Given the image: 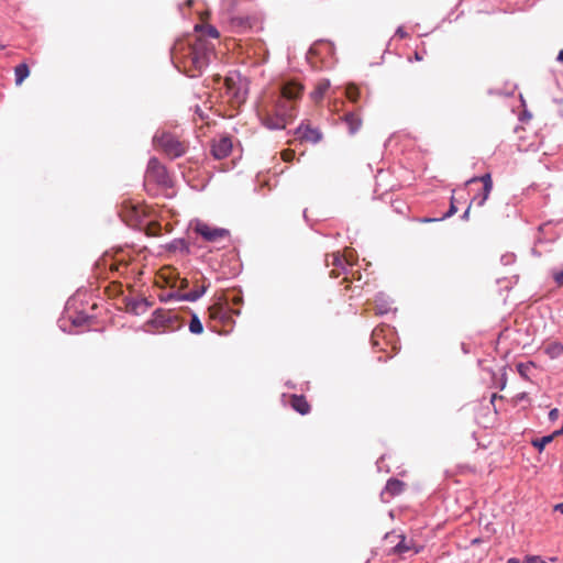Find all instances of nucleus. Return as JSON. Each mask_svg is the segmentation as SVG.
Returning a JSON list of instances; mask_svg holds the SVG:
<instances>
[{
  "instance_id": "1",
  "label": "nucleus",
  "mask_w": 563,
  "mask_h": 563,
  "mask_svg": "<svg viewBox=\"0 0 563 563\" xmlns=\"http://www.w3.org/2000/svg\"><path fill=\"white\" fill-rule=\"evenodd\" d=\"M303 85L290 80L279 87V91L265 98L257 107L261 123L268 130H285L298 114Z\"/></svg>"
},
{
  "instance_id": "2",
  "label": "nucleus",
  "mask_w": 563,
  "mask_h": 563,
  "mask_svg": "<svg viewBox=\"0 0 563 563\" xmlns=\"http://www.w3.org/2000/svg\"><path fill=\"white\" fill-rule=\"evenodd\" d=\"M181 52L183 59L178 60V71L184 70L189 77L198 76L202 68L209 63L211 52L208 49L203 41H196L194 44H181L178 52Z\"/></svg>"
},
{
  "instance_id": "3",
  "label": "nucleus",
  "mask_w": 563,
  "mask_h": 563,
  "mask_svg": "<svg viewBox=\"0 0 563 563\" xmlns=\"http://www.w3.org/2000/svg\"><path fill=\"white\" fill-rule=\"evenodd\" d=\"M144 185L146 187L155 185L162 190H167L173 188V179L165 166L156 158H151L144 176Z\"/></svg>"
},
{
  "instance_id": "4",
  "label": "nucleus",
  "mask_w": 563,
  "mask_h": 563,
  "mask_svg": "<svg viewBox=\"0 0 563 563\" xmlns=\"http://www.w3.org/2000/svg\"><path fill=\"white\" fill-rule=\"evenodd\" d=\"M119 214L129 227L141 229L143 225H147L144 222L145 212L141 206L133 205L131 202H124L121 206Z\"/></svg>"
},
{
  "instance_id": "5",
  "label": "nucleus",
  "mask_w": 563,
  "mask_h": 563,
  "mask_svg": "<svg viewBox=\"0 0 563 563\" xmlns=\"http://www.w3.org/2000/svg\"><path fill=\"white\" fill-rule=\"evenodd\" d=\"M295 136L294 141H299L300 143H311L317 144L322 140V132L311 125L309 120H302L300 124L292 131Z\"/></svg>"
},
{
  "instance_id": "6",
  "label": "nucleus",
  "mask_w": 563,
  "mask_h": 563,
  "mask_svg": "<svg viewBox=\"0 0 563 563\" xmlns=\"http://www.w3.org/2000/svg\"><path fill=\"white\" fill-rule=\"evenodd\" d=\"M176 321V312L172 308H158L155 310L150 324L157 331H173Z\"/></svg>"
},
{
  "instance_id": "7",
  "label": "nucleus",
  "mask_w": 563,
  "mask_h": 563,
  "mask_svg": "<svg viewBox=\"0 0 563 563\" xmlns=\"http://www.w3.org/2000/svg\"><path fill=\"white\" fill-rule=\"evenodd\" d=\"M195 231L200 234L206 241L218 242L230 235L229 230L214 228L207 223L199 222L196 224Z\"/></svg>"
},
{
  "instance_id": "8",
  "label": "nucleus",
  "mask_w": 563,
  "mask_h": 563,
  "mask_svg": "<svg viewBox=\"0 0 563 563\" xmlns=\"http://www.w3.org/2000/svg\"><path fill=\"white\" fill-rule=\"evenodd\" d=\"M233 148V141L230 135H220L211 144V153L217 159L228 157Z\"/></svg>"
},
{
  "instance_id": "9",
  "label": "nucleus",
  "mask_w": 563,
  "mask_h": 563,
  "mask_svg": "<svg viewBox=\"0 0 563 563\" xmlns=\"http://www.w3.org/2000/svg\"><path fill=\"white\" fill-rule=\"evenodd\" d=\"M209 319L212 321L219 320L223 324H228L231 322V312L236 314L240 313L239 310L232 311L224 302L219 301L209 307Z\"/></svg>"
},
{
  "instance_id": "10",
  "label": "nucleus",
  "mask_w": 563,
  "mask_h": 563,
  "mask_svg": "<svg viewBox=\"0 0 563 563\" xmlns=\"http://www.w3.org/2000/svg\"><path fill=\"white\" fill-rule=\"evenodd\" d=\"M178 280L180 282V285L178 286V301H195L205 292V287L199 285H195L192 290L186 291V288L189 286V282L186 278L180 279L179 277Z\"/></svg>"
},
{
  "instance_id": "11",
  "label": "nucleus",
  "mask_w": 563,
  "mask_h": 563,
  "mask_svg": "<svg viewBox=\"0 0 563 563\" xmlns=\"http://www.w3.org/2000/svg\"><path fill=\"white\" fill-rule=\"evenodd\" d=\"M325 262L328 266H333L330 272V276L333 278L339 277L341 275V271L345 272L346 265H351V263L339 252L327 255Z\"/></svg>"
},
{
  "instance_id": "12",
  "label": "nucleus",
  "mask_w": 563,
  "mask_h": 563,
  "mask_svg": "<svg viewBox=\"0 0 563 563\" xmlns=\"http://www.w3.org/2000/svg\"><path fill=\"white\" fill-rule=\"evenodd\" d=\"M154 144L157 147H161L164 152H166L172 157L176 156V140L170 133H162L161 135H155Z\"/></svg>"
},
{
  "instance_id": "13",
  "label": "nucleus",
  "mask_w": 563,
  "mask_h": 563,
  "mask_svg": "<svg viewBox=\"0 0 563 563\" xmlns=\"http://www.w3.org/2000/svg\"><path fill=\"white\" fill-rule=\"evenodd\" d=\"M126 311L136 316L146 312L150 302L146 298H129L126 299Z\"/></svg>"
},
{
  "instance_id": "14",
  "label": "nucleus",
  "mask_w": 563,
  "mask_h": 563,
  "mask_svg": "<svg viewBox=\"0 0 563 563\" xmlns=\"http://www.w3.org/2000/svg\"><path fill=\"white\" fill-rule=\"evenodd\" d=\"M289 404L295 411L302 416L310 412L311 407L302 395H291Z\"/></svg>"
},
{
  "instance_id": "15",
  "label": "nucleus",
  "mask_w": 563,
  "mask_h": 563,
  "mask_svg": "<svg viewBox=\"0 0 563 563\" xmlns=\"http://www.w3.org/2000/svg\"><path fill=\"white\" fill-rule=\"evenodd\" d=\"M330 88V81L328 79H322V80H319L313 89V91L310 93V97L311 99L316 102V103H319L325 92L329 90Z\"/></svg>"
},
{
  "instance_id": "16",
  "label": "nucleus",
  "mask_w": 563,
  "mask_h": 563,
  "mask_svg": "<svg viewBox=\"0 0 563 563\" xmlns=\"http://www.w3.org/2000/svg\"><path fill=\"white\" fill-rule=\"evenodd\" d=\"M345 124L347 125L349 132L355 134L362 126V120L358 114L349 112L343 117Z\"/></svg>"
},
{
  "instance_id": "17",
  "label": "nucleus",
  "mask_w": 563,
  "mask_h": 563,
  "mask_svg": "<svg viewBox=\"0 0 563 563\" xmlns=\"http://www.w3.org/2000/svg\"><path fill=\"white\" fill-rule=\"evenodd\" d=\"M404 482L396 478H390L386 484L385 493L388 494L390 497H394L396 495L401 494L404 492Z\"/></svg>"
},
{
  "instance_id": "18",
  "label": "nucleus",
  "mask_w": 563,
  "mask_h": 563,
  "mask_svg": "<svg viewBox=\"0 0 563 563\" xmlns=\"http://www.w3.org/2000/svg\"><path fill=\"white\" fill-rule=\"evenodd\" d=\"M14 75H15V85L21 86L22 82L29 77L30 69L29 66L25 63L19 64L14 68Z\"/></svg>"
},
{
  "instance_id": "19",
  "label": "nucleus",
  "mask_w": 563,
  "mask_h": 563,
  "mask_svg": "<svg viewBox=\"0 0 563 563\" xmlns=\"http://www.w3.org/2000/svg\"><path fill=\"white\" fill-rule=\"evenodd\" d=\"M544 352L550 358H558L563 355V344L551 342L544 347Z\"/></svg>"
},
{
  "instance_id": "20",
  "label": "nucleus",
  "mask_w": 563,
  "mask_h": 563,
  "mask_svg": "<svg viewBox=\"0 0 563 563\" xmlns=\"http://www.w3.org/2000/svg\"><path fill=\"white\" fill-rule=\"evenodd\" d=\"M475 181H482L483 186L486 187V191H492L493 189V180L490 174H485L481 177H473L466 181L467 185L473 184Z\"/></svg>"
},
{
  "instance_id": "21",
  "label": "nucleus",
  "mask_w": 563,
  "mask_h": 563,
  "mask_svg": "<svg viewBox=\"0 0 563 563\" xmlns=\"http://www.w3.org/2000/svg\"><path fill=\"white\" fill-rule=\"evenodd\" d=\"M345 95L352 102H357L360 99V89L356 85L350 84L346 86Z\"/></svg>"
},
{
  "instance_id": "22",
  "label": "nucleus",
  "mask_w": 563,
  "mask_h": 563,
  "mask_svg": "<svg viewBox=\"0 0 563 563\" xmlns=\"http://www.w3.org/2000/svg\"><path fill=\"white\" fill-rule=\"evenodd\" d=\"M189 331L194 334H201L203 331L202 323L197 314H192V318L189 322Z\"/></svg>"
},
{
  "instance_id": "23",
  "label": "nucleus",
  "mask_w": 563,
  "mask_h": 563,
  "mask_svg": "<svg viewBox=\"0 0 563 563\" xmlns=\"http://www.w3.org/2000/svg\"><path fill=\"white\" fill-rule=\"evenodd\" d=\"M556 435H554V432L550 435L542 437L541 439L532 441V444L534 448L539 449V451H542L547 444L553 441V439Z\"/></svg>"
},
{
  "instance_id": "24",
  "label": "nucleus",
  "mask_w": 563,
  "mask_h": 563,
  "mask_svg": "<svg viewBox=\"0 0 563 563\" xmlns=\"http://www.w3.org/2000/svg\"><path fill=\"white\" fill-rule=\"evenodd\" d=\"M492 191H486V187L483 186V191L479 196H475L472 199V203H475L477 207L484 206L485 201L488 199Z\"/></svg>"
},
{
  "instance_id": "25",
  "label": "nucleus",
  "mask_w": 563,
  "mask_h": 563,
  "mask_svg": "<svg viewBox=\"0 0 563 563\" xmlns=\"http://www.w3.org/2000/svg\"><path fill=\"white\" fill-rule=\"evenodd\" d=\"M229 302L233 305H240L242 302V297L238 294H233L231 297L229 295L224 296V303L228 306Z\"/></svg>"
},
{
  "instance_id": "26",
  "label": "nucleus",
  "mask_w": 563,
  "mask_h": 563,
  "mask_svg": "<svg viewBox=\"0 0 563 563\" xmlns=\"http://www.w3.org/2000/svg\"><path fill=\"white\" fill-rule=\"evenodd\" d=\"M409 551V547L405 543V539L402 538V540L394 547L393 549V552L394 553H398V554H401V553H405Z\"/></svg>"
},
{
  "instance_id": "27",
  "label": "nucleus",
  "mask_w": 563,
  "mask_h": 563,
  "mask_svg": "<svg viewBox=\"0 0 563 563\" xmlns=\"http://www.w3.org/2000/svg\"><path fill=\"white\" fill-rule=\"evenodd\" d=\"M295 155H296L295 151L290 150V148L284 150L282 152L283 161L288 162V163L294 161Z\"/></svg>"
},
{
  "instance_id": "28",
  "label": "nucleus",
  "mask_w": 563,
  "mask_h": 563,
  "mask_svg": "<svg viewBox=\"0 0 563 563\" xmlns=\"http://www.w3.org/2000/svg\"><path fill=\"white\" fill-rule=\"evenodd\" d=\"M159 298H161L162 301L167 303V302L172 301L175 298V292L173 290H168L166 292H162L159 295Z\"/></svg>"
},
{
  "instance_id": "29",
  "label": "nucleus",
  "mask_w": 563,
  "mask_h": 563,
  "mask_svg": "<svg viewBox=\"0 0 563 563\" xmlns=\"http://www.w3.org/2000/svg\"><path fill=\"white\" fill-rule=\"evenodd\" d=\"M552 276L559 287L563 286V269L553 272Z\"/></svg>"
},
{
  "instance_id": "30",
  "label": "nucleus",
  "mask_w": 563,
  "mask_h": 563,
  "mask_svg": "<svg viewBox=\"0 0 563 563\" xmlns=\"http://www.w3.org/2000/svg\"><path fill=\"white\" fill-rule=\"evenodd\" d=\"M523 563H547V562L541 556L531 555V556H526L523 560Z\"/></svg>"
},
{
  "instance_id": "31",
  "label": "nucleus",
  "mask_w": 563,
  "mask_h": 563,
  "mask_svg": "<svg viewBox=\"0 0 563 563\" xmlns=\"http://www.w3.org/2000/svg\"><path fill=\"white\" fill-rule=\"evenodd\" d=\"M517 369H518V373H519L522 377L527 378V371L529 369V365H526V364L519 363V364L517 365Z\"/></svg>"
},
{
  "instance_id": "32",
  "label": "nucleus",
  "mask_w": 563,
  "mask_h": 563,
  "mask_svg": "<svg viewBox=\"0 0 563 563\" xmlns=\"http://www.w3.org/2000/svg\"><path fill=\"white\" fill-rule=\"evenodd\" d=\"M456 212V207L454 205L453 201H451V206H450V209L449 211L441 218V219H444V218H448V217H451L452 214H454Z\"/></svg>"
},
{
  "instance_id": "33",
  "label": "nucleus",
  "mask_w": 563,
  "mask_h": 563,
  "mask_svg": "<svg viewBox=\"0 0 563 563\" xmlns=\"http://www.w3.org/2000/svg\"><path fill=\"white\" fill-rule=\"evenodd\" d=\"M560 416L559 409L554 408L549 412V419L555 421Z\"/></svg>"
},
{
  "instance_id": "34",
  "label": "nucleus",
  "mask_w": 563,
  "mask_h": 563,
  "mask_svg": "<svg viewBox=\"0 0 563 563\" xmlns=\"http://www.w3.org/2000/svg\"><path fill=\"white\" fill-rule=\"evenodd\" d=\"M224 85L229 90H231L234 87L235 82L232 78L227 77L224 79Z\"/></svg>"
},
{
  "instance_id": "35",
  "label": "nucleus",
  "mask_w": 563,
  "mask_h": 563,
  "mask_svg": "<svg viewBox=\"0 0 563 563\" xmlns=\"http://www.w3.org/2000/svg\"><path fill=\"white\" fill-rule=\"evenodd\" d=\"M396 34L400 37V38H406L408 36V33L406 31H404L402 27H399L397 31H396Z\"/></svg>"
},
{
  "instance_id": "36",
  "label": "nucleus",
  "mask_w": 563,
  "mask_h": 563,
  "mask_svg": "<svg viewBox=\"0 0 563 563\" xmlns=\"http://www.w3.org/2000/svg\"><path fill=\"white\" fill-rule=\"evenodd\" d=\"M185 152H186V147L181 143L178 142V152H177L178 157L181 156Z\"/></svg>"
},
{
  "instance_id": "37",
  "label": "nucleus",
  "mask_w": 563,
  "mask_h": 563,
  "mask_svg": "<svg viewBox=\"0 0 563 563\" xmlns=\"http://www.w3.org/2000/svg\"><path fill=\"white\" fill-rule=\"evenodd\" d=\"M209 35H211L212 37H219V32L217 31V29L214 27H210L209 29Z\"/></svg>"
},
{
  "instance_id": "38",
  "label": "nucleus",
  "mask_w": 563,
  "mask_h": 563,
  "mask_svg": "<svg viewBox=\"0 0 563 563\" xmlns=\"http://www.w3.org/2000/svg\"><path fill=\"white\" fill-rule=\"evenodd\" d=\"M507 383L506 373L504 372L500 380V389H504Z\"/></svg>"
},
{
  "instance_id": "39",
  "label": "nucleus",
  "mask_w": 563,
  "mask_h": 563,
  "mask_svg": "<svg viewBox=\"0 0 563 563\" xmlns=\"http://www.w3.org/2000/svg\"><path fill=\"white\" fill-rule=\"evenodd\" d=\"M553 509L563 515V503L556 504Z\"/></svg>"
},
{
  "instance_id": "40",
  "label": "nucleus",
  "mask_w": 563,
  "mask_h": 563,
  "mask_svg": "<svg viewBox=\"0 0 563 563\" xmlns=\"http://www.w3.org/2000/svg\"><path fill=\"white\" fill-rule=\"evenodd\" d=\"M176 48V42L172 45L170 47V58H172V63L174 64V51Z\"/></svg>"
},
{
  "instance_id": "41",
  "label": "nucleus",
  "mask_w": 563,
  "mask_h": 563,
  "mask_svg": "<svg viewBox=\"0 0 563 563\" xmlns=\"http://www.w3.org/2000/svg\"><path fill=\"white\" fill-rule=\"evenodd\" d=\"M472 205H473V203L471 202V205L468 206V208L465 210V212H464V214H463V219H464V220H467V219H468L470 209H471V206H472Z\"/></svg>"
},
{
  "instance_id": "42",
  "label": "nucleus",
  "mask_w": 563,
  "mask_h": 563,
  "mask_svg": "<svg viewBox=\"0 0 563 563\" xmlns=\"http://www.w3.org/2000/svg\"><path fill=\"white\" fill-rule=\"evenodd\" d=\"M413 58H415L416 60L420 62V60H422V58H423V57H422V55H420L418 52H415V54H413Z\"/></svg>"
},
{
  "instance_id": "43",
  "label": "nucleus",
  "mask_w": 563,
  "mask_h": 563,
  "mask_svg": "<svg viewBox=\"0 0 563 563\" xmlns=\"http://www.w3.org/2000/svg\"><path fill=\"white\" fill-rule=\"evenodd\" d=\"M558 60L563 63V49H561L558 54Z\"/></svg>"
},
{
  "instance_id": "44",
  "label": "nucleus",
  "mask_w": 563,
  "mask_h": 563,
  "mask_svg": "<svg viewBox=\"0 0 563 563\" xmlns=\"http://www.w3.org/2000/svg\"><path fill=\"white\" fill-rule=\"evenodd\" d=\"M497 398H501V396H498L497 394H493L490 402L494 404V401L497 400Z\"/></svg>"
},
{
  "instance_id": "45",
  "label": "nucleus",
  "mask_w": 563,
  "mask_h": 563,
  "mask_svg": "<svg viewBox=\"0 0 563 563\" xmlns=\"http://www.w3.org/2000/svg\"><path fill=\"white\" fill-rule=\"evenodd\" d=\"M507 563H519V561H518L517 559H514V558H512V559H509V560L507 561Z\"/></svg>"
},
{
  "instance_id": "46",
  "label": "nucleus",
  "mask_w": 563,
  "mask_h": 563,
  "mask_svg": "<svg viewBox=\"0 0 563 563\" xmlns=\"http://www.w3.org/2000/svg\"><path fill=\"white\" fill-rule=\"evenodd\" d=\"M435 220H437V219L424 218V219L422 220V222H431V221H435Z\"/></svg>"
},
{
  "instance_id": "47",
  "label": "nucleus",
  "mask_w": 563,
  "mask_h": 563,
  "mask_svg": "<svg viewBox=\"0 0 563 563\" xmlns=\"http://www.w3.org/2000/svg\"><path fill=\"white\" fill-rule=\"evenodd\" d=\"M166 227H168L167 231H173V228L169 225V223H167Z\"/></svg>"
}]
</instances>
